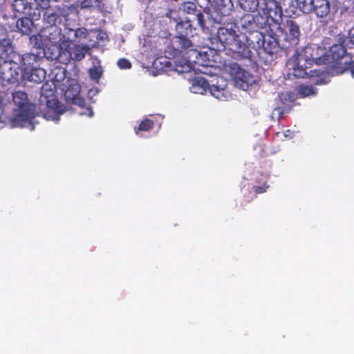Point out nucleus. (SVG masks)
Instances as JSON below:
<instances>
[{
	"mask_svg": "<svg viewBox=\"0 0 354 354\" xmlns=\"http://www.w3.org/2000/svg\"><path fill=\"white\" fill-rule=\"evenodd\" d=\"M12 99L16 107L6 120H3V125L6 124L10 128H28L32 131L35 124V117L41 115L37 105L30 104L27 93L22 91L13 92Z\"/></svg>",
	"mask_w": 354,
	"mask_h": 354,
	"instance_id": "obj_1",
	"label": "nucleus"
},
{
	"mask_svg": "<svg viewBox=\"0 0 354 354\" xmlns=\"http://www.w3.org/2000/svg\"><path fill=\"white\" fill-rule=\"evenodd\" d=\"M216 39L221 47L234 59L250 58L251 51L245 44V35L239 32L238 27L228 24L217 28Z\"/></svg>",
	"mask_w": 354,
	"mask_h": 354,
	"instance_id": "obj_2",
	"label": "nucleus"
},
{
	"mask_svg": "<svg viewBox=\"0 0 354 354\" xmlns=\"http://www.w3.org/2000/svg\"><path fill=\"white\" fill-rule=\"evenodd\" d=\"M314 51L315 49L308 46L302 48L301 51L297 50L286 64L288 76L303 78L309 73L311 76L319 75V69L310 70L309 72L307 71L314 62L318 64L322 61V58L315 56Z\"/></svg>",
	"mask_w": 354,
	"mask_h": 354,
	"instance_id": "obj_3",
	"label": "nucleus"
},
{
	"mask_svg": "<svg viewBox=\"0 0 354 354\" xmlns=\"http://www.w3.org/2000/svg\"><path fill=\"white\" fill-rule=\"evenodd\" d=\"M178 13L175 10H169L162 17L161 22H169L171 28H175L177 36L174 37L171 40V45L174 50L180 49H187L194 47L192 42L189 39V37H193L194 30L190 23V19L187 21H178Z\"/></svg>",
	"mask_w": 354,
	"mask_h": 354,
	"instance_id": "obj_4",
	"label": "nucleus"
},
{
	"mask_svg": "<svg viewBox=\"0 0 354 354\" xmlns=\"http://www.w3.org/2000/svg\"><path fill=\"white\" fill-rule=\"evenodd\" d=\"M54 88L53 83L46 82L42 85L37 109L43 118L56 122L65 112V107L54 97Z\"/></svg>",
	"mask_w": 354,
	"mask_h": 354,
	"instance_id": "obj_5",
	"label": "nucleus"
},
{
	"mask_svg": "<svg viewBox=\"0 0 354 354\" xmlns=\"http://www.w3.org/2000/svg\"><path fill=\"white\" fill-rule=\"evenodd\" d=\"M227 82L222 77H217L211 83L203 77H196L191 80L190 91L193 93L203 95L207 88L211 95L221 101H227L231 94L227 91Z\"/></svg>",
	"mask_w": 354,
	"mask_h": 354,
	"instance_id": "obj_6",
	"label": "nucleus"
},
{
	"mask_svg": "<svg viewBox=\"0 0 354 354\" xmlns=\"http://www.w3.org/2000/svg\"><path fill=\"white\" fill-rule=\"evenodd\" d=\"M95 46H96V42L86 43L85 44H73L72 46L67 42H63L62 44L53 47L55 52H52L48 57L65 64L68 63L71 59L80 61Z\"/></svg>",
	"mask_w": 354,
	"mask_h": 354,
	"instance_id": "obj_7",
	"label": "nucleus"
},
{
	"mask_svg": "<svg viewBox=\"0 0 354 354\" xmlns=\"http://www.w3.org/2000/svg\"><path fill=\"white\" fill-rule=\"evenodd\" d=\"M180 10L194 16L198 26L201 28L203 32L212 34L216 29L215 26L221 21V17L214 16V13L209 10L205 9L203 12L197 8L194 2H184L180 6Z\"/></svg>",
	"mask_w": 354,
	"mask_h": 354,
	"instance_id": "obj_8",
	"label": "nucleus"
},
{
	"mask_svg": "<svg viewBox=\"0 0 354 354\" xmlns=\"http://www.w3.org/2000/svg\"><path fill=\"white\" fill-rule=\"evenodd\" d=\"M277 28L281 30L280 32L274 30L275 34H278L282 39V48H290L295 47L299 41L301 35V30L299 24L292 19H288L285 24L284 28H282L281 24L278 25Z\"/></svg>",
	"mask_w": 354,
	"mask_h": 354,
	"instance_id": "obj_9",
	"label": "nucleus"
},
{
	"mask_svg": "<svg viewBox=\"0 0 354 354\" xmlns=\"http://www.w3.org/2000/svg\"><path fill=\"white\" fill-rule=\"evenodd\" d=\"M260 12L272 21V24H269V28L280 32L277 27L282 21L283 12L279 2L276 0H261Z\"/></svg>",
	"mask_w": 354,
	"mask_h": 354,
	"instance_id": "obj_10",
	"label": "nucleus"
},
{
	"mask_svg": "<svg viewBox=\"0 0 354 354\" xmlns=\"http://www.w3.org/2000/svg\"><path fill=\"white\" fill-rule=\"evenodd\" d=\"M20 78H22L20 66L13 55L10 60L4 61L0 64V81L2 88L4 87L5 83L15 84Z\"/></svg>",
	"mask_w": 354,
	"mask_h": 354,
	"instance_id": "obj_11",
	"label": "nucleus"
},
{
	"mask_svg": "<svg viewBox=\"0 0 354 354\" xmlns=\"http://www.w3.org/2000/svg\"><path fill=\"white\" fill-rule=\"evenodd\" d=\"M38 37L41 39L45 45H48V44H51V48H49V50L52 52H55L53 47L55 46H57V44L59 43V41H62L65 42V39L63 37V34L62 33V29L57 26H46L42 28L40 33L38 35Z\"/></svg>",
	"mask_w": 354,
	"mask_h": 354,
	"instance_id": "obj_12",
	"label": "nucleus"
},
{
	"mask_svg": "<svg viewBox=\"0 0 354 354\" xmlns=\"http://www.w3.org/2000/svg\"><path fill=\"white\" fill-rule=\"evenodd\" d=\"M12 55L18 65H19L21 73L31 71L39 66L41 57L33 53H27L23 55L14 53Z\"/></svg>",
	"mask_w": 354,
	"mask_h": 354,
	"instance_id": "obj_13",
	"label": "nucleus"
},
{
	"mask_svg": "<svg viewBox=\"0 0 354 354\" xmlns=\"http://www.w3.org/2000/svg\"><path fill=\"white\" fill-rule=\"evenodd\" d=\"M231 75H234L236 86L243 91H246L249 86L254 82V77L237 65H234L231 68Z\"/></svg>",
	"mask_w": 354,
	"mask_h": 354,
	"instance_id": "obj_14",
	"label": "nucleus"
},
{
	"mask_svg": "<svg viewBox=\"0 0 354 354\" xmlns=\"http://www.w3.org/2000/svg\"><path fill=\"white\" fill-rule=\"evenodd\" d=\"M63 37L65 42L69 41L72 44L80 43L84 40H88V43L95 42L91 39V34L89 33L85 28H67L64 30Z\"/></svg>",
	"mask_w": 354,
	"mask_h": 354,
	"instance_id": "obj_15",
	"label": "nucleus"
},
{
	"mask_svg": "<svg viewBox=\"0 0 354 354\" xmlns=\"http://www.w3.org/2000/svg\"><path fill=\"white\" fill-rule=\"evenodd\" d=\"M11 6L15 12L31 17L33 19H39L41 17L39 6L33 7L34 5L28 0H14Z\"/></svg>",
	"mask_w": 354,
	"mask_h": 354,
	"instance_id": "obj_16",
	"label": "nucleus"
},
{
	"mask_svg": "<svg viewBox=\"0 0 354 354\" xmlns=\"http://www.w3.org/2000/svg\"><path fill=\"white\" fill-rule=\"evenodd\" d=\"M272 28H269L268 33L265 35L261 48L269 55L277 53L280 48H282V39Z\"/></svg>",
	"mask_w": 354,
	"mask_h": 354,
	"instance_id": "obj_17",
	"label": "nucleus"
},
{
	"mask_svg": "<svg viewBox=\"0 0 354 354\" xmlns=\"http://www.w3.org/2000/svg\"><path fill=\"white\" fill-rule=\"evenodd\" d=\"M183 50H186L185 55L192 64L203 65L206 60L209 59L208 55L206 52L198 51L196 49L190 47L187 49H180L179 50H174V56Z\"/></svg>",
	"mask_w": 354,
	"mask_h": 354,
	"instance_id": "obj_18",
	"label": "nucleus"
},
{
	"mask_svg": "<svg viewBox=\"0 0 354 354\" xmlns=\"http://www.w3.org/2000/svg\"><path fill=\"white\" fill-rule=\"evenodd\" d=\"M331 6L329 0H314L313 12L317 17L324 18L330 15Z\"/></svg>",
	"mask_w": 354,
	"mask_h": 354,
	"instance_id": "obj_19",
	"label": "nucleus"
},
{
	"mask_svg": "<svg viewBox=\"0 0 354 354\" xmlns=\"http://www.w3.org/2000/svg\"><path fill=\"white\" fill-rule=\"evenodd\" d=\"M250 32L249 36H245V44L249 48H252L255 50L261 49L263 44V40L265 35L258 30ZM249 50H250V49Z\"/></svg>",
	"mask_w": 354,
	"mask_h": 354,
	"instance_id": "obj_20",
	"label": "nucleus"
},
{
	"mask_svg": "<svg viewBox=\"0 0 354 354\" xmlns=\"http://www.w3.org/2000/svg\"><path fill=\"white\" fill-rule=\"evenodd\" d=\"M80 87L79 85H74L71 88H68L66 93V97L71 104L79 106L81 109H84L85 100L80 95Z\"/></svg>",
	"mask_w": 354,
	"mask_h": 354,
	"instance_id": "obj_21",
	"label": "nucleus"
},
{
	"mask_svg": "<svg viewBox=\"0 0 354 354\" xmlns=\"http://www.w3.org/2000/svg\"><path fill=\"white\" fill-rule=\"evenodd\" d=\"M185 56V58L175 57L173 60L168 62L173 70L178 73L189 72L192 68V63L189 62L186 55Z\"/></svg>",
	"mask_w": 354,
	"mask_h": 354,
	"instance_id": "obj_22",
	"label": "nucleus"
},
{
	"mask_svg": "<svg viewBox=\"0 0 354 354\" xmlns=\"http://www.w3.org/2000/svg\"><path fill=\"white\" fill-rule=\"evenodd\" d=\"M214 8L217 14L222 16L229 15L233 8V3L231 0H214Z\"/></svg>",
	"mask_w": 354,
	"mask_h": 354,
	"instance_id": "obj_23",
	"label": "nucleus"
},
{
	"mask_svg": "<svg viewBox=\"0 0 354 354\" xmlns=\"http://www.w3.org/2000/svg\"><path fill=\"white\" fill-rule=\"evenodd\" d=\"M33 19L31 17L25 16L19 18L16 23V28L23 35H29L34 27Z\"/></svg>",
	"mask_w": 354,
	"mask_h": 354,
	"instance_id": "obj_24",
	"label": "nucleus"
},
{
	"mask_svg": "<svg viewBox=\"0 0 354 354\" xmlns=\"http://www.w3.org/2000/svg\"><path fill=\"white\" fill-rule=\"evenodd\" d=\"M46 72L39 66L34 68L32 71L21 73L22 79L30 82L39 83L42 82L46 77Z\"/></svg>",
	"mask_w": 354,
	"mask_h": 354,
	"instance_id": "obj_25",
	"label": "nucleus"
},
{
	"mask_svg": "<svg viewBox=\"0 0 354 354\" xmlns=\"http://www.w3.org/2000/svg\"><path fill=\"white\" fill-rule=\"evenodd\" d=\"M346 49L344 46L339 44L333 45L329 50L327 57H331V59L334 62H337L344 57Z\"/></svg>",
	"mask_w": 354,
	"mask_h": 354,
	"instance_id": "obj_26",
	"label": "nucleus"
},
{
	"mask_svg": "<svg viewBox=\"0 0 354 354\" xmlns=\"http://www.w3.org/2000/svg\"><path fill=\"white\" fill-rule=\"evenodd\" d=\"M241 8L245 11L254 12L260 10L261 0H239Z\"/></svg>",
	"mask_w": 354,
	"mask_h": 354,
	"instance_id": "obj_27",
	"label": "nucleus"
},
{
	"mask_svg": "<svg viewBox=\"0 0 354 354\" xmlns=\"http://www.w3.org/2000/svg\"><path fill=\"white\" fill-rule=\"evenodd\" d=\"M44 21L48 24L47 26H57L61 22V17L55 12L46 10L44 13Z\"/></svg>",
	"mask_w": 354,
	"mask_h": 354,
	"instance_id": "obj_28",
	"label": "nucleus"
},
{
	"mask_svg": "<svg viewBox=\"0 0 354 354\" xmlns=\"http://www.w3.org/2000/svg\"><path fill=\"white\" fill-rule=\"evenodd\" d=\"M256 30L259 29H263L266 28L267 26H269V24H272V21L261 12L259 10L258 14L254 15Z\"/></svg>",
	"mask_w": 354,
	"mask_h": 354,
	"instance_id": "obj_29",
	"label": "nucleus"
},
{
	"mask_svg": "<svg viewBox=\"0 0 354 354\" xmlns=\"http://www.w3.org/2000/svg\"><path fill=\"white\" fill-rule=\"evenodd\" d=\"M254 24L255 19L253 15H245L241 19V26L249 32L256 30V27L254 26Z\"/></svg>",
	"mask_w": 354,
	"mask_h": 354,
	"instance_id": "obj_30",
	"label": "nucleus"
},
{
	"mask_svg": "<svg viewBox=\"0 0 354 354\" xmlns=\"http://www.w3.org/2000/svg\"><path fill=\"white\" fill-rule=\"evenodd\" d=\"M295 3L302 12L306 14L313 12L314 0H296Z\"/></svg>",
	"mask_w": 354,
	"mask_h": 354,
	"instance_id": "obj_31",
	"label": "nucleus"
},
{
	"mask_svg": "<svg viewBox=\"0 0 354 354\" xmlns=\"http://www.w3.org/2000/svg\"><path fill=\"white\" fill-rule=\"evenodd\" d=\"M102 6V0H83L81 3L83 9L101 10Z\"/></svg>",
	"mask_w": 354,
	"mask_h": 354,
	"instance_id": "obj_32",
	"label": "nucleus"
},
{
	"mask_svg": "<svg viewBox=\"0 0 354 354\" xmlns=\"http://www.w3.org/2000/svg\"><path fill=\"white\" fill-rule=\"evenodd\" d=\"M317 93V89L310 85L301 84L298 89V93L303 97L314 96Z\"/></svg>",
	"mask_w": 354,
	"mask_h": 354,
	"instance_id": "obj_33",
	"label": "nucleus"
},
{
	"mask_svg": "<svg viewBox=\"0 0 354 354\" xmlns=\"http://www.w3.org/2000/svg\"><path fill=\"white\" fill-rule=\"evenodd\" d=\"M344 43L346 46L349 48H354V28H353L349 32V37L347 38ZM348 71H350L353 77H354V62H352L348 66Z\"/></svg>",
	"mask_w": 354,
	"mask_h": 354,
	"instance_id": "obj_34",
	"label": "nucleus"
},
{
	"mask_svg": "<svg viewBox=\"0 0 354 354\" xmlns=\"http://www.w3.org/2000/svg\"><path fill=\"white\" fill-rule=\"evenodd\" d=\"M88 73L92 80L98 82L103 73L102 67L99 64H97V65H93L88 70Z\"/></svg>",
	"mask_w": 354,
	"mask_h": 354,
	"instance_id": "obj_35",
	"label": "nucleus"
},
{
	"mask_svg": "<svg viewBox=\"0 0 354 354\" xmlns=\"http://www.w3.org/2000/svg\"><path fill=\"white\" fill-rule=\"evenodd\" d=\"M10 40L8 37V31L6 28L0 24V47L10 46Z\"/></svg>",
	"mask_w": 354,
	"mask_h": 354,
	"instance_id": "obj_36",
	"label": "nucleus"
},
{
	"mask_svg": "<svg viewBox=\"0 0 354 354\" xmlns=\"http://www.w3.org/2000/svg\"><path fill=\"white\" fill-rule=\"evenodd\" d=\"M153 124V123L151 120L146 119L140 124L138 129H136V127H135L134 129L136 134L138 135L140 131H149L150 129L152 128Z\"/></svg>",
	"mask_w": 354,
	"mask_h": 354,
	"instance_id": "obj_37",
	"label": "nucleus"
},
{
	"mask_svg": "<svg viewBox=\"0 0 354 354\" xmlns=\"http://www.w3.org/2000/svg\"><path fill=\"white\" fill-rule=\"evenodd\" d=\"M91 34V39H93V37H95L97 41L98 42L102 41V43L107 41L108 36L105 32L103 31H99V32H95L93 34Z\"/></svg>",
	"mask_w": 354,
	"mask_h": 354,
	"instance_id": "obj_38",
	"label": "nucleus"
},
{
	"mask_svg": "<svg viewBox=\"0 0 354 354\" xmlns=\"http://www.w3.org/2000/svg\"><path fill=\"white\" fill-rule=\"evenodd\" d=\"M118 67L121 69H129L131 67V62L124 58L120 59L117 63Z\"/></svg>",
	"mask_w": 354,
	"mask_h": 354,
	"instance_id": "obj_39",
	"label": "nucleus"
},
{
	"mask_svg": "<svg viewBox=\"0 0 354 354\" xmlns=\"http://www.w3.org/2000/svg\"><path fill=\"white\" fill-rule=\"evenodd\" d=\"M164 24H165V25L167 26V28H165V29L163 30H161L158 32V35L161 38H167L169 36L171 35V33L169 32V28H171L170 26H169V21H167V24H166L165 22H163Z\"/></svg>",
	"mask_w": 354,
	"mask_h": 354,
	"instance_id": "obj_40",
	"label": "nucleus"
},
{
	"mask_svg": "<svg viewBox=\"0 0 354 354\" xmlns=\"http://www.w3.org/2000/svg\"><path fill=\"white\" fill-rule=\"evenodd\" d=\"M7 100L3 98V96L0 95V129L3 127V106L6 104Z\"/></svg>",
	"mask_w": 354,
	"mask_h": 354,
	"instance_id": "obj_41",
	"label": "nucleus"
},
{
	"mask_svg": "<svg viewBox=\"0 0 354 354\" xmlns=\"http://www.w3.org/2000/svg\"><path fill=\"white\" fill-rule=\"evenodd\" d=\"M100 92V89L99 88H97V87H95V88H91L88 91V97L92 100H93V97L94 96H95L97 94H98Z\"/></svg>",
	"mask_w": 354,
	"mask_h": 354,
	"instance_id": "obj_42",
	"label": "nucleus"
},
{
	"mask_svg": "<svg viewBox=\"0 0 354 354\" xmlns=\"http://www.w3.org/2000/svg\"><path fill=\"white\" fill-rule=\"evenodd\" d=\"M80 115L92 117L93 115V111L90 106H88L85 108L83 111L80 112Z\"/></svg>",
	"mask_w": 354,
	"mask_h": 354,
	"instance_id": "obj_43",
	"label": "nucleus"
},
{
	"mask_svg": "<svg viewBox=\"0 0 354 354\" xmlns=\"http://www.w3.org/2000/svg\"><path fill=\"white\" fill-rule=\"evenodd\" d=\"M281 99L286 100H294V95L290 93H281Z\"/></svg>",
	"mask_w": 354,
	"mask_h": 354,
	"instance_id": "obj_44",
	"label": "nucleus"
},
{
	"mask_svg": "<svg viewBox=\"0 0 354 354\" xmlns=\"http://www.w3.org/2000/svg\"><path fill=\"white\" fill-rule=\"evenodd\" d=\"M284 113H285L284 110H281V108L278 107L274 110L273 114L278 115L279 116H281L283 114H284Z\"/></svg>",
	"mask_w": 354,
	"mask_h": 354,
	"instance_id": "obj_45",
	"label": "nucleus"
},
{
	"mask_svg": "<svg viewBox=\"0 0 354 354\" xmlns=\"http://www.w3.org/2000/svg\"><path fill=\"white\" fill-rule=\"evenodd\" d=\"M255 192L261 194L266 191V189L262 187H253Z\"/></svg>",
	"mask_w": 354,
	"mask_h": 354,
	"instance_id": "obj_46",
	"label": "nucleus"
},
{
	"mask_svg": "<svg viewBox=\"0 0 354 354\" xmlns=\"http://www.w3.org/2000/svg\"><path fill=\"white\" fill-rule=\"evenodd\" d=\"M285 137L286 138H292L291 131L290 130H288L285 133Z\"/></svg>",
	"mask_w": 354,
	"mask_h": 354,
	"instance_id": "obj_47",
	"label": "nucleus"
},
{
	"mask_svg": "<svg viewBox=\"0 0 354 354\" xmlns=\"http://www.w3.org/2000/svg\"><path fill=\"white\" fill-rule=\"evenodd\" d=\"M205 1L206 2L207 6L211 5L212 6H213L214 3H213V1H212V0H205Z\"/></svg>",
	"mask_w": 354,
	"mask_h": 354,
	"instance_id": "obj_48",
	"label": "nucleus"
},
{
	"mask_svg": "<svg viewBox=\"0 0 354 354\" xmlns=\"http://www.w3.org/2000/svg\"><path fill=\"white\" fill-rule=\"evenodd\" d=\"M4 2H5V0H0V7H1V6H3V4L4 3Z\"/></svg>",
	"mask_w": 354,
	"mask_h": 354,
	"instance_id": "obj_49",
	"label": "nucleus"
},
{
	"mask_svg": "<svg viewBox=\"0 0 354 354\" xmlns=\"http://www.w3.org/2000/svg\"><path fill=\"white\" fill-rule=\"evenodd\" d=\"M295 7L293 6V8L292 10H290V12L292 13H295Z\"/></svg>",
	"mask_w": 354,
	"mask_h": 354,
	"instance_id": "obj_50",
	"label": "nucleus"
},
{
	"mask_svg": "<svg viewBox=\"0 0 354 354\" xmlns=\"http://www.w3.org/2000/svg\"><path fill=\"white\" fill-rule=\"evenodd\" d=\"M291 3L293 5L295 3L294 1H291Z\"/></svg>",
	"mask_w": 354,
	"mask_h": 354,
	"instance_id": "obj_51",
	"label": "nucleus"
}]
</instances>
